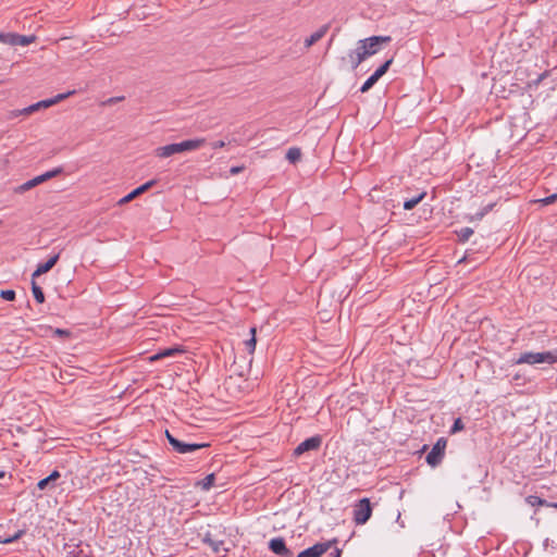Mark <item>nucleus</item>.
<instances>
[{
  "label": "nucleus",
  "mask_w": 557,
  "mask_h": 557,
  "mask_svg": "<svg viewBox=\"0 0 557 557\" xmlns=\"http://www.w3.org/2000/svg\"><path fill=\"white\" fill-rule=\"evenodd\" d=\"M165 436L173 450L177 454H187L209 446L208 443H187L180 441L169 431H165Z\"/></svg>",
  "instance_id": "f257e3e1"
},
{
  "label": "nucleus",
  "mask_w": 557,
  "mask_h": 557,
  "mask_svg": "<svg viewBox=\"0 0 557 557\" xmlns=\"http://www.w3.org/2000/svg\"><path fill=\"white\" fill-rule=\"evenodd\" d=\"M354 522L358 525L364 524L372 515V506L369 498H362L354 506Z\"/></svg>",
  "instance_id": "f03ea898"
},
{
  "label": "nucleus",
  "mask_w": 557,
  "mask_h": 557,
  "mask_svg": "<svg viewBox=\"0 0 557 557\" xmlns=\"http://www.w3.org/2000/svg\"><path fill=\"white\" fill-rule=\"evenodd\" d=\"M557 361V358L549 351L547 352H525L520 356L518 359V363H528V364H536V363H554Z\"/></svg>",
  "instance_id": "7ed1b4c3"
},
{
  "label": "nucleus",
  "mask_w": 557,
  "mask_h": 557,
  "mask_svg": "<svg viewBox=\"0 0 557 557\" xmlns=\"http://www.w3.org/2000/svg\"><path fill=\"white\" fill-rule=\"evenodd\" d=\"M392 40L389 36H372L366 39L359 40L369 57L375 54L380 50L382 44H388Z\"/></svg>",
  "instance_id": "20e7f679"
},
{
  "label": "nucleus",
  "mask_w": 557,
  "mask_h": 557,
  "mask_svg": "<svg viewBox=\"0 0 557 557\" xmlns=\"http://www.w3.org/2000/svg\"><path fill=\"white\" fill-rule=\"evenodd\" d=\"M445 448L446 440L443 437L438 438L431 451L426 455V462L432 467L440 465L444 457Z\"/></svg>",
  "instance_id": "39448f33"
},
{
  "label": "nucleus",
  "mask_w": 557,
  "mask_h": 557,
  "mask_svg": "<svg viewBox=\"0 0 557 557\" xmlns=\"http://www.w3.org/2000/svg\"><path fill=\"white\" fill-rule=\"evenodd\" d=\"M36 37L24 36L14 33L0 34V41L10 46H28L34 42Z\"/></svg>",
  "instance_id": "423d86ee"
},
{
  "label": "nucleus",
  "mask_w": 557,
  "mask_h": 557,
  "mask_svg": "<svg viewBox=\"0 0 557 557\" xmlns=\"http://www.w3.org/2000/svg\"><path fill=\"white\" fill-rule=\"evenodd\" d=\"M333 546V542L317 543L313 546L300 552L296 557H321Z\"/></svg>",
  "instance_id": "0eeeda50"
},
{
  "label": "nucleus",
  "mask_w": 557,
  "mask_h": 557,
  "mask_svg": "<svg viewBox=\"0 0 557 557\" xmlns=\"http://www.w3.org/2000/svg\"><path fill=\"white\" fill-rule=\"evenodd\" d=\"M269 548L280 557H293V552L287 548L283 537H274L270 540Z\"/></svg>",
  "instance_id": "6e6552de"
},
{
  "label": "nucleus",
  "mask_w": 557,
  "mask_h": 557,
  "mask_svg": "<svg viewBox=\"0 0 557 557\" xmlns=\"http://www.w3.org/2000/svg\"><path fill=\"white\" fill-rule=\"evenodd\" d=\"M367 58V51L362 49L360 41L357 42V48L348 53V60L352 70H356Z\"/></svg>",
  "instance_id": "1a4fd4ad"
},
{
  "label": "nucleus",
  "mask_w": 557,
  "mask_h": 557,
  "mask_svg": "<svg viewBox=\"0 0 557 557\" xmlns=\"http://www.w3.org/2000/svg\"><path fill=\"white\" fill-rule=\"evenodd\" d=\"M321 437L320 436H312V437H309L307 440H305L304 442H301L296 448H295V455L299 456L306 451H309V450H315L320 447L321 445Z\"/></svg>",
  "instance_id": "9d476101"
},
{
  "label": "nucleus",
  "mask_w": 557,
  "mask_h": 557,
  "mask_svg": "<svg viewBox=\"0 0 557 557\" xmlns=\"http://www.w3.org/2000/svg\"><path fill=\"white\" fill-rule=\"evenodd\" d=\"M59 258L60 253H55L51 256L46 262L39 263L37 269L33 272L32 278L35 280L36 277L49 272L57 264Z\"/></svg>",
  "instance_id": "9b49d317"
},
{
  "label": "nucleus",
  "mask_w": 557,
  "mask_h": 557,
  "mask_svg": "<svg viewBox=\"0 0 557 557\" xmlns=\"http://www.w3.org/2000/svg\"><path fill=\"white\" fill-rule=\"evenodd\" d=\"M156 184V181L154 180H151L145 184H143L141 186L135 188L132 193H129L128 195H126L125 197H123L119 203L120 205H124V203H127L129 201H132L134 198H136L137 196L144 194L146 190H148L149 188H151L153 185Z\"/></svg>",
  "instance_id": "f8f14e48"
},
{
  "label": "nucleus",
  "mask_w": 557,
  "mask_h": 557,
  "mask_svg": "<svg viewBox=\"0 0 557 557\" xmlns=\"http://www.w3.org/2000/svg\"><path fill=\"white\" fill-rule=\"evenodd\" d=\"M206 144L205 138H194V139H187L184 141L178 143L180 151L186 152V151H194L199 148H201Z\"/></svg>",
  "instance_id": "ddd939ff"
},
{
  "label": "nucleus",
  "mask_w": 557,
  "mask_h": 557,
  "mask_svg": "<svg viewBox=\"0 0 557 557\" xmlns=\"http://www.w3.org/2000/svg\"><path fill=\"white\" fill-rule=\"evenodd\" d=\"M181 153L178 143L170 144L166 146L158 147L154 154L159 158H169L173 154Z\"/></svg>",
  "instance_id": "4468645a"
},
{
  "label": "nucleus",
  "mask_w": 557,
  "mask_h": 557,
  "mask_svg": "<svg viewBox=\"0 0 557 557\" xmlns=\"http://www.w3.org/2000/svg\"><path fill=\"white\" fill-rule=\"evenodd\" d=\"M330 26L327 24L321 26L318 30H315L313 34H311L308 38L305 40V47L308 49L315 42H318L320 39H322L325 34L327 33Z\"/></svg>",
  "instance_id": "2eb2a0df"
},
{
  "label": "nucleus",
  "mask_w": 557,
  "mask_h": 557,
  "mask_svg": "<svg viewBox=\"0 0 557 557\" xmlns=\"http://www.w3.org/2000/svg\"><path fill=\"white\" fill-rule=\"evenodd\" d=\"M51 101L50 99H46V100H41V101H38L34 104H30L28 106L27 108H24L22 111H20V113L22 114H32L40 109H46V108H49L51 107Z\"/></svg>",
  "instance_id": "dca6fc26"
},
{
  "label": "nucleus",
  "mask_w": 557,
  "mask_h": 557,
  "mask_svg": "<svg viewBox=\"0 0 557 557\" xmlns=\"http://www.w3.org/2000/svg\"><path fill=\"white\" fill-rule=\"evenodd\" d=\"M183 350L178 347H172V348H166V349H163L161 351H159L158 354L153 355L150 357V360L151 361H156V360H159V359H162V358H166V357H172L176 354H180L182 352Z\"/></svg>",
  "instance_id": "f3484780"
},
{
  "label": "nucleus",
  "mask_w": 557,
  "mask_h": 557,
  "mask_svg": "<svg viewBox=\"0 0 557 557\" xmlns=\"http://www.w3.org/2000/svg\"><path fill=\"white\" fill-rule=\"evenodd\" d=\"M426 193L425 191H422L420 193L418 196L411 198V199H408L404 202V209L405 210H411L413 209L420 201L423 200V198L425 197Z\"/></svg>",
  "instance_id": "a211bd4d"
},
{
  "label": "nucleus",
  "mask_w": 557,
  "mask_h": 557,
  "mask_svg": "<svg viewBox=\"0 0 557 557\" xmlns=\"http://www.w3.org/2000/svg\"><path fill=\"white\" fill-rule=\"evenodd\" d=\"M205 542L208 543L210 545V547L212 548V550L214 553H221V552H226L227 549L224 547V542L223 541H214L212 539H210L209 536H207L205 539Z\"/></svg>",
  "instance_id": "6ab92c4d"
},
{
  "label": "nucleus",
  "mask_w": 557,
  "mask_h": 557,
  "mask_svg": "<svg viewBox=\"0 0 557 557\" xmlns=\"http://www.w3.org/2000/svg\"><path fill=\"white\" fill-rule=\"evenodd\" d=\"M32 292H33L34 298L37 302L42 304L45 301L44 292H42L41 287H39L36 284L35 280L32 281Z\"/></svg>",
  "instance_id": "aec40b11"
},
{
  "label": "nucleus",
  "mask_w": 557,
  "mask_h": 557,
  "mask_svg": "<svg viewBox=\"0 0 557 557\" xmlns=\"http://www.w3.org/2000/svg\"><path fill=\"white\" fill-rule=\"evenodd\" d=\"M301 158V151L299 148H289L287 153H286V159L290 162V163H296L297 161H299Z\"/></svg>",
  "instance_id": "412c9836"
},
{
  "label": "nucleus",
  "mask_w": 557,
  "mask_h": 557,
  "mask_svg": "<svg viewBox=\"0 0 557 557\" xmlns=\"http://www.w3.org/2000/svg\"><path fill=\"white\" fill-rule=\"evenodd\" d=\"M525 502L534 507V506H550L552 504H548L545 499H542L539 496L530 495L525 498Z\"/></svg>",
  "instance_id": "4be33fe9"
},
{
  "label": "nucleus",
  "mask_w": 557,
  "mask_h": 557,
  "mask_svg": "<svg viewBox=\"0 0 557 557\" xmlns=\"http://www.w3.org/2000/svg\"><path fill=\"white\" fill-rule=\"evenodd\" d=\"M214 481H215V475L213 473H211V474H208L201 482H199V485L203 491H208L213 486Z\"/></svg>",
  "instance_id": "5701e85b"
},
{
  "label": "nucleus",
  "mask_w": 557,
  "mask_h": 557,
  "mask_svg": "<svg viewBox=\"0 0 557 557\" xmlns=\"http://www.w3.org/2000/svg\"><path fill=\"white\" fill-rule=\"evenodd\" d=\"M393 63V58L385 61L373 74L375 75V78H381L389 69L391 64Z\"/></svg>",
  "instance_id": "b1692460"
},
{
  "label": "nucleus",
  "mask_w": 557,
  "mask_h": 557,
  "mask_svg": "<svg viewBox=\"0 0 557 557\" xmlns=\"http://www.w3.org/2000/svg\"><path fill=\"white\" fill-rule=\"evenodd\" d=\"M250 334H251V337L249 339H247L245 342V345L249 351V354H252L256 349V329L255 327H251L250 329Z\"/></svg>",
  "instance_id": "393cba45"
},
{
  "label": "nucleus",
  "mask_w": 557,
  "mask_h": 557,
  "mask_svg": "<svg viewBox=\"0 0 557 557\" xmlns=\"http://www.w3.org/2000/svg\"><path fill=\"white\" fill-rule=\"evenodd\" d=\"M473 234V230L470 227H463L457 232V235L461 242H467Z\"/></svg>",
  "instance_id": "a878e982"
},
{
  "label": "nucleus",
  "mask_w": 557,
  "mask_h": 557,
  "mask_svg": "<svg viewBox=\"0 0 557 557\" xmlns=\"http://www.w3.org/2000/svg\"><path fill=\"white\" fill-rule=\"evenodd\" d=\"M379 81V78H375V75L372 74L361 86L360 91L367 92L369 89L372 88V86Z\"/></svg>",
  "instance_id": "bb28decb"
},
{
  "label": "nucleus",
  "mask_w": 557,
  "mask_h": 557,
  "mask_svg": "<svg viewBox=\"0 0 557 557\" xmlns=\"http://www.w3.org/2000/svg\"><path fill=\"white\" fill-rule=\"evenodd\" d=\"M73 94H75V90H71V91H67L65 94H59L55 97L50 98L51 104L53 106V104H55V103L66 99L67 97H70Z\"/></svg>",
  "instance_id": "cd10ccee"
},
{
  "label": "nucleus",
  "mask_w": 557,
  "mask_h": 557,
  "mask_svg": "<svg viewBox=\"0 0 557 557\" xmlns=\"http://www.w3.org/2000/svg\"><path fill=\"white\" fill-rule=\"evenodd\" d=\"M35 185H34V181L33 178L25 182L24 184L20 185L17 188H16V193H25L32 188H34Z\"/></svg>",
  "instance_id": "c85d7f7f"
},
{
  "label": "nucleus",
  "mask_w": 557,
  "mask_h": 557,
  "mask_svg": "<svg viewBox=\"0 0 557 557\" xmlns=\"http://www.w3.org/2000/svg\"><path fill=\"white\" fill-rule=\"evenodd\" d=\"M61 172H62V169L61 168H57L54 170H51V171H48V172L41 174L42 177H44V182H46V181H48V180L59 175Z\"/></svg>",
  "instance_id": "c756f323"
},
{
  "label": "nucleus",
  "mask_w": 557,
  "mask_h": 557,
  "mask_svg": "<svg viewBox=\"0 0 557 557\" xmlns=\"http://www.w3.org/2000/svg\"><path fill=\"white\" fill-rule=\"evenodd\" d=\"M556 200H557V194H553L548 197L536 200V202H540L543 206H548V205L554 203Z\"/></svg>",
  "instance_id": "7c9ffc66"
},
{
  "label": "nucleus",
  "mask_w": 557,
  "mask_h": 557,
  "mask_svg": "<svg viewBox=\"0 0 557 557\" xmlns=\"http://www.w3.org/2000/svg\"><path fill=\"white\" fill-rule=\"evenodd\" d=\"M0 297H2L5 300L12 301L15 299V292L12 289L2 290Z\"/></svg>",
  "instance_id": "2f4dec72"
},
{
  "label": "nucleus",
  "mask_w": 557,
  "mask_h": 557,
  "mask_svg": "<svg viewBox=\"0 0 557 557\" xmlns=\"http://www.w3.org/2000/svg\"><path fill=\"white\" fill-rule=\"evenodd\" d=\"M493 206H494L493 203L487 205L486 207H484V209H483L482 211H480V212L475 213V214L472 216V219H476V220L482 219V218H483V216H484L488 211H491V210H492Z\"/></svg>",
  "instance_id": "473e14b6"
},
{
  "label": "nucleus",
  "mask_w": 557,
  "mask_h": 557,
  "mask_svg": "<svg viewBox=\"0 0 557 557\" xmlns=\"http://www.w3.org/2000/svg\"><path fill=\"white\" fill-rule=\"evenodd\" d=\"M463 429V423L461 421L460 418L456 419L454 424H453V428H451V433H456L458 431H461Z\"/></svg>",
  "instance_id": "72a5a7b5"
},
{
  "label": "nucleus",
  "mask_w": 557,
  "mask_h": 557,
  "mask_svg": "<svg viewBox=\"0 0 557 557\" xmlns=\"http://www.w3.org/2000/svg\"><path fill=\"white\" fill-rule=\"evenodd\" d=\"M22 534H23V531H18L15 535L3 540L2 543H7V544L12 543V542L16 541L17 539H20Z\"/></svg>",
  "instance_id": "f704fd0d"
},
{
  "label": "nucleus",
  "mask_w": 557,
  "mask_h": 557,
  "mask_svg": "<svg viewBox=\"0 0 557 557\" xmlns=\"http://www.w3.org/2000/svg\"><path fill=\"white\" fill-rule=\"evenodd\" d=\"M50 481L45 478L37 483L39 490H45L49 485Z\"/></svg>",
  "instance_id": "c9c22d12"
},
{
  "label": "nucleus",
  "mask_w": 557,
  "mask_h": 557,
  "mask_svg": "<svg viewBox=\"0 0 557 557\" xmlns=\"http://www.w3.org/2000/svg\"><path fill=\"white\" fill-rule=\"evenodd\" d=\"M244 165H240V166H232L231 170H230V173L232 175H236L238 173H240L242 171H244Z\"/></svg>",
  "instance_id": "e433bc0d"
},
{
  "label": "nucleus",
  "mask_w": 557,
  "mask_h": 557,
  "mask_svg": "<svg viewBox=\"0 0 557 557\" xmlns=\"http://www.w3.org/2000/svg\"><path fill=\"white\" fill-rule=\"evenodd\" d=\"M59 478H60V473H59V471H57V470L52 471V472H51V474L47 476V479H48L50 482L55 481V480H57V479H59Z\"/></svg>",
  "instance_id": "4c0bfd02"
},
{
  "label": "nucleus",
  "mask_w": 557,
  "mask_h": 557,
  "mask_svg": "<svg viewBox=\"0 0 557 557\" xmlns=\"http://www.w3.org/2000/svg\"><path fill=\"white\" fill-rule=\"evenodd\" d=\"M223 147H225V141H223V140H218L212 144V148H214V149H219V148H223Z\"/></svg>",
  "instance_id": "58836bf2"
},
{
  "label": "nucleus",
  "mask_w": 557,
  "mask_h": 557,
  "mask_svg": "<svg viewBox=\"0 0 557 557\" xmlns=\"http://www.w3.org/2000/svg\"><path fill=\"white\" fill-rule=\"evenodd\" d=\"M33 181H34V185L36 187L37 185L44 183V177H42V175H38V176L34 177Z\"/></svg>",
  "instance_id": "ea45409f"
},
{
  "label": "nucleus",
  "mask_w": 557,
  "mask_h": 557,
  "mask_svg": "<svg viewBox=\"0 0 557 557\" xmlns=\"http://www.w3.org/2000/svg\"><path fill=\"white\" fill-rule=\"evenodd\" d=\"M70 557H88L83 550L72 554Z\"/></svg>",
  "instance_id": "a19ab883"
},
{
  "label": "nucleus",
  "mask_w": 557,
  "mask_h": 557,
  "mask_svg": "<svg viewBox=\"0 0 557 557\" xmlns=\"http://www.w3.org/2000/svg\"><path fill=\"white\" fill-rule=\"evenodd\" d=\"M54 333H55L57 335H59V336H63V335H67V334H69V332H67V331H65V330H61V329H57V330L54 331Z\"/></svg>",
  "instance_id": "79ce46f5"
},
{
  "label": "nucleus",
  "mask_w": 557,
  "mask_h": 557,
  "mask_svg": "<svg viewBox=\"0 0 557 557\" xmlns=\"http://www.w3.org/2000/svg\"><path fill=\"white\" fill-rule=\"evenodd\" d=\"M122 98L121 97H116V98H110L107 102L108 103H114L116 101H120Z\"/></svg>",
  "instance_id": "37998d69"
},
{
  "label": "nucleus",
  "mask_w": 557,
  "mask_h": 557,
  "mask_svg": "<svg viewBox=\"0 0 557 557\" xmlns=\"http://www.w3.org/2000/svg\"><path fill=\"white\" fill-rule=\"evenodd\" d=\"M341 553H342L341 549L335 548L334 554H333L332 557H341Z\"/></svg>",
  "instance_id": "c03bdc74"
},
{
  "label": "nucleus",
  "mask_w": 557,
  "mask_h": 557,
  "mask_svg": "<svg viewBox=\"0 0 557 557\" xmlns=\"http://www.w3.org/2000/svg\"><path fill=\"white\" fill-rule=\"evenodd\" d=\"M3 476H4V472L0 471V479H2Z\"/></svg>",
  "instance_id": "a18cd8bd"
},
{
  "label": "nucleus",
  "mask_w": 557,
  "mask_h": 557,
  "mask_svg": "<svg viewBox=\"0 0 557 557\" xmlns=\"http://www.w3.org/2000/svg\"><path fill=\"white\" fill-rule=\"evenodd\" d=\"M550 506L557 509V503L552 504Z\"/></svg>",
  "instance_id": "49530a36"
}]
</instances>
